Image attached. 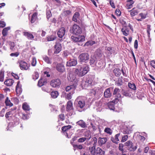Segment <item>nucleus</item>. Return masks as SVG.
I'll list each match as a JSON object with an SVG mask.
<instances>
[{"mask_svg":"<svg viewBox=\"0 0 155 155\" xmlns=\"http://www.w3.org/2000/svg\"><path fill=\"white\" fill-rule=\"evenodd\" d=\"M78 68L75 69V73L79 77H82L86 74L88 71V67L84 65L83 66L78 65Z\"/></svg>","mask_w":155,"mask_h":155,"instance_id":"obj_1","label":"nucleus"},{"mask_svg":"<svg viewBox=\"0 0 155 155\" xmlns=\"http://www.w3.org/2000/svg\"><path fill=\"white\" fill-rule=\"evenodd\" d=\"M81 97H78L76 99L78 102L76 107L77 110L79 112H82L84 110L85 103L83 100H81Z\"/></svg>","mask_w":155,"mask_h":155,"instance_id":"obj_2","label":"nucleus"},{"mask_svg":"<svg viewBox=\"0 0 155 155\" xmlns=\"http://www.w3.org/2000/svg\"><path fill=\"white\" fill-rule=\"evenodd\" d=\"M70 32L72 34L78 35L82 33V30L78 25L74 24L71 28Z\"/></svg>","mask_w":155,"mask_h":155,"instance_id":"obj_3","label":"nucleus"},{"mask_svg":"<svg viewBox=\"0 0 155 155\" xmlns=\"http://www.w3.org/2000/svg\"><path fill=\"white\" fill-rule=\"evenodd\" d=\"M78 58L79 62L81 64L83 62L86 63L89 58V56L87 53H83L79 56Z\"/></svg>","mask_w":155,"mask_h":155,"instance_id":"obj_4","label":"nucleus"},{"mask_svg":"<svg viewBox=\"0 0 155 155\" xmlns=\"http://www.w3.org/2000/svg\"><path fill=\"white\" fill-rule=\"evenodd\" d=\"M125 146H126L127 149L130 151H134L137 148V146H134L132 142L130 140H128L125 143Z\"/></svg>","mask_w":155,"mask_h":155,"instance_id":"obj_5","label":"nucleus"},{"mask_svg":"<svg viewBox=\"0 0 155 155\" xmlns=\"http://www.w3.org/2000/svg\"><path fill=\"white\" fill-rule=\"evenodd\" d=\"M94 143L93 144L92 146H90L89 147V151L90 153L92 155H95L96 154V149H95L96 144L97 142V138L94 137Z\"/></svg>","mask_w":155,"mask_h":155,"instance_id":"obj_6","label":"nucleus"},{"mask_svg":"<svg viewBox=\"0 0 155 155\" xmlns=\"http://www.w3.org/2000/svg\"><path fill=\"white\" fill-rule=\"evenodd\" d=\"M72 40L75 42H83L85 41V37L84 36L79 35L78 36H72L71 37Z\"/></svg>","mask_w":155,"mask_h":155,"instance_id":"obj_7","label":"nucleus"},{"mask_svg":"<svg viewBox=\"0 0 155 155\" xmlns=\"http://www.w3.org/2000/svg\"><path fill=\"white\" fill-rule=\"evenodd\" d=\"M77 85V83H74L72 85L67 86L65 88L66 91H70V92L74 94V90L76 88Z\"/></svg>","mask_w":155,"mask_h":155,"instance_id":"obj_8","label":"nucleus"},{"mask_svg":"<svg viewBox=\"0 0 155 155\" xmlns=\"http://www.w3.org/2000/svg\"><path fill=\"white\" fill-rule=\"evenodd\" d=\"M19 64L21 70H28L30 66V65L29 64H28L26 62L23 61H20L19 62Z\"/></svg>","mask_w":155,"mask_h":155,"instance_id":"obj_9","label":"nucleus"},{"mask_svg":"<svg viewBox=\"0 0 155 155\" xmlns=\"http://www.w3.org/2000/svg\"><path fill=\"white\" fill-rule=\"evenodd\" d=\"M51 86L54 87H59L61 84V81L58 79L52 80L50 83Z\"/></svg>","mask_w":155,"mask_h":155,"instance_id":"obj_10","label":"nucleus"},{"mask_svg":"<svg viewBox=\"0 0 155 155\" xmlns=\"http://www.w3.org/2000/svg\"><path fill=\"white\" fill-rule=\"evenodd\" d=\"M65 31L66 30L64 28L62 27L57 32V35L58 37L60 38H61V40L62 39L63 37L65 34Z\"/></svg>","mask_w":155,"mask_h":155,"instance_id":"obj_11","label":"nucleus"},{"mask_svg":"<svg viewBox=\"0 0 155 155\" xmlns=\"http://www.w3.org/2000/svg\"><path fill=\"white\" fill-rule=\"evenodd\" d=\"M55 54H58L61 50V44L59 43H56L54 46Z\"/></svg>","mask_w":155,"mask_h":155,"instance_id":"obj_12","label":"nucleus"},{"mask_svg":"<svg viewBox=\"0 0 155 155\" xmlns=\"http://www.w3.org/2000/svg\"><path fill=\"white\" fill-rule=\"evenodd\" d=\"M56 68L59 72H63L65 71L64 66L62 64H58L56 65Z\"/></svg>","mask_w":155,"mask_h":155,"instance_id":"obj_13","label":"nucleus"},{"mask_svg":"<svg viewBox=\"0 0 155 155\" xmlns=\"http://www.w3.org/2000/svg\"><path fill=\"white\" fill-rule=\"evenodd\" d=\"M77 63V60L75 59H71L68 61L67 63V66H74Z\"/></svg>","mask_w":155,"mask_h":155,"instance_id":"obj_14","label":"nucleus"},{"mask_svg":"<svg viewBox=\"0 0 155 155\" xmlns=\"http://www.w3.org/2000/svg\"><path fill=\"white\" fill-rule=\"evenodd\" d=\"M75 75L73 74L72 73H70L68 76V81H74L75 83L77 80H75Z\"/></svg>","mask_w":155,"mask_h":155,"instance_id":"obj_15","label":"nucleus"},{"mask_svg":"<svg viewBox=\"0 0 155 155\" xmlns=\"http://www.w3.org/2000/svg\"><path fill=\"white\" fill-rule=\"evenodd\" d=\"M107 141L106 137H99L98 140V143L99 146H101L104 144Z\"/></svg>","mask_w":155,"mask_h":155,"instance_id":"obj_16","label":"nucleus"},{"mask_svg":"<svg viewBox=\"0 0 155 155\" xmlns=\"http://www.w3.org/2000/svg\"><path fill=\"white\" fill-rule=\"evenodd\" d=\"M47 80L45 78H41L38 81V85L39 87H41L45 85L47 83Z\"/></svg>","mask_w":155,"mask_h":155,"instance_id":"obj_17","label":"nucleus"},{"mask_svg":"<svg viewBox=\"0 0 155 155\" xmlns=\"http://www.w3.org/2000/svg\"><path fill=\"white\" fill-rule=\"evenodd\" d=\"M121 31L124 35L127 36L129 34V29L126 26H124L122 28Z\"/></svg>","mask_w":155,"mask_h":155,"instance_id":"obj_18","label":"nucleus"},{"mask_svg":"<svg viewBox=\"0 0 155 155\" xmlns=\"http://www.w3.org/2000/svg\"><path fill=\"white\" fill-rule=\"evenodd\" d=\"M96 61L97 58L95 57L94 56L92 57H91L90 61V65L92 67H94L96 64Z\"/></svg>","mask_w":155,"mask_h":155,"instance_id":"obj_19","label":"nucleus"},{"mask_svg":"<svg viewBox=\"0 0 155 155\" xmlns=\"http://www.w3.org/2000/svg\"><path fill=\"white\" fill-rule=\"evenodd\" d=\"M120 133L116 134L114 137H111V140L114 143H117L119 141L118 137L120 135Z\"/></svg>","mask_w":155,"mask_h":155,"instance_id":"obj_20","label":"nucleus"},{"mask_svg":"<svg viewBox=\"0 0 155 155\" xmlns=\"http://www.w3.org/2000/svg\"><path fill=\"white\" fill-rule=\"evenodd\" d=\"M111 93L110 91V88H107L104 91V96L105 97L108 98L111 97Z\"/></svg>","mask_w":155,"mask_h":155,"instance_id":"obj_21","label":"nucleus"},{"mask_svg":"<svg viewBox=\"0 0 155 155\" xmlns=\"http://www.w3.org/2000/svg\"><path fill=\"white\" fill-rule=\"evenodd\" d=\"M133 0H127L126 5V7L127 9H129L132 8L133 5L134 3Z\"/></svg>","mask_w":155,"mask_h":155,"instance_id":"obj_22","label":"nucleus"},{"mask_svg":"<svg viewBox=\"0 0 155 155\" xmlns=\"http://www.w3.org/2000/svg\"><path fill=\"white\" fill-rule=\"evenodd\" d=\"M130 89L126 90L122 89V94L126 97H130L131 96V95L130 92Z\"/></svg>","mask_w":155,"mask_h":155,"instance_id":"obj_23","label":"nucleus"},{"mask_svg":"<svg viewBox=\"0 0 155 155\" xmlns=\"http://www.w3.org/2000/svg\"><path fill=\"white\" fill-rule=\"evenodd\" d=\"M102 102L101 101L96 102L95 105L97 107L96 108L97 111H101L102 110Z\"/></svg>","mask_w":155,"mask_h":155,"instance_id":"obj_24","label":"nucleus"},{"mask_svg":"<svg viewBox=\"0 0 155 155\" xmlns=\"http://www.w3.org/2000/svg\"><path fill=\"white\" fill-rule=\"evenodd\" d=\"M16 90L17 94H20L22 92V89L20 84V81H18L16 87Z\"/></svg>","mask_w":155,"mask_h":155,"instance_id":"obj_25","label":"nucleus"},{"mask_svg":"<svg viewBox=\"0 0 155 155\" xmlns=\"http://www.w3.org/2000/svg\"><path fill=\"white\" fill-rule=\"evenodd\" d=\"M14 82L13 80L9 79L7 80L4 82V84L8 86H11Z\"/></svg>","mask_w":155,"mask_h":155,"instance_id":"obj_26","label":"nucleus"},{"mask_svg":"<svg viewBox=\"0 0 155 155\" xmlns=\"http://www.w3.org/2000/svg\"><path fill=\"white\" fill-rule=\"evenodd\" d=\"M120 90L117 88H115L114 90L113 94L118 97H121V95L120 94Z\"/></svg>","mask_w":155,"mask_h":155,"instance_id":"obj_27","label":"nucleus"},{"mask_svg":"<svg viewBox=\"0 0 155 155\" xmlns=\"http://www.w3.org/2000/svg\"><path fill=\"white\" fill-rule=\"evenodd\" d=\"M76 124L82 128H84L86 127L85 123L82 120L77 122Z\"/></svg>","mask_w":155,"mask_h":155,"instance_id":"obj_28","label":"nucleus"},{"mask_svg":"<svg viewBox=\"0 0 155 155\" xmlns=\"http://www.w3.org/2000/svg\"><path fill=\"white\" fill-rule=\"evenodd\" d=\"M23 33L24 35L28 39H32L34 38L33 35L30 33V32H24Z\"/></svg>","mask_w":155,"mask_h":155,"instance_id":"obj_29","label":"nucleus"},{"mask_svg":"<svg viewBox=\"0 0 155 155\" xmlns=\"http://www.w3.org/2000/svg\"><path fill=\"white\" fill-rule=\"evenodd\" d=\"M113 71L115 75L116 76H120L121 74V71L119 68L114 69Z\"/></svg>","mask_w":155,"mask_h":155,"instance_id":"obj_30","label":"nucleus"},{"mask_svg":"<svg viewBox=\"0 0 155 155\" xmlns=\"http://www.w3.org/2000/svg\"><path fill=\"white\" fill-rule=\"evenodd\" d=\"M43 60L47 64H51V59L46 55H44L42 57Z\"/></svg>","mask_w":155,"mask_h":155,"instance_id":"obj_31","label":"nucleus"},{"mask_svg":"<svg viewBox=\"0 0 155 155\" xmlns=\"http://www.w3.org/2000/svg\"><path fill=\"white\" fill-rule=\"evenodd\" d=\"M96 151V155H98V154L100 155H104V151L99 147H97V148Z\"/></svg>","mask_w":155,"mask_h":155,"instance_id":"obj_32","label":"nucleus"},{"mask_svg":"<svg viewBox=\"0 0 155 155\" xmlns=\"http://www.w3.org/2000/svg\"><path fill=\"white\" fill-rule=\"evenodd\" d=\"M80 15L79 13L78 12H76L74 14L72 20L73 21L77 22V19L78 18Z\"/></svg>","mask_w":155,"mask_h":155,"instance_id":"obj_33","label":"nucleus"},{"mask_svg":"<svg viewBox=\"0 0 155 155\" xmlns=\"http://www.w3.org/2000/svg\"><path fill=\"white\" fill-rule=\"evenodd\" d=\"M72 103L71 101H69L67 102V109L68 110H72L73 108Z\"/></svg>","mask_w":155,"mask_h":155,"instance_id":"obj_34","label":"nucleus"},{"mask_svg":"<svg viewBox=\"0 0 155 155\" xmlns=\"http://www.w3.org/2000/svg\"><path fill=\"white\" fill-rule=\"evenodd\" d=\"M115 104L114 103V102H113L112 101L111 102H110L108 104V106L110 110H114L115 109L114 107V104Z\"/></svg>","mask_w":155,"mask_h":155,"instance_id":"obj_35","label":"nucleus"},{"mask_svg":"<svg viewBox=\"0 0 155 155\" xmlns=\"http://www.w3.org/2000/svg\"><path fill=\"white\" fill-rule=\"evenodd\" d=\"M91 138V136H90L89 138H87L85 137H82L79 138L78 140V142L80 143H83L84 142L85 140H88Z\"/></svg>","mask_w":155,"mask_h":155,"instance_id":"obj_36","label":"nucleus"},{"mask_svg":"<svg viewBox=\"0 0 155 155\" xmlns=\"http://www.w3.org/2000/svg\"><path fill=\"white\" fill-rule=\"evenodd\" d=\"M5 102L6 105L7 106L12 107L13 105V104L11 102L10 100L9 99L8 97L6 98Z\"/></svg>","mask_w":155,"mask_h":155,"instance_id":"obj_37","label":"nucleus"},{"mask_svg":"<svg viewBox=\"0 0 155 155\" xmlns=\"http://www.w3.org/2000/svg\"><path fill=\"white\" fill-rule=\"evenodd\" d=\"M10 29V27H7L4 28L2 31V34L3 36H6L7 35L8 30H9Z\"/></svg>","mask_w":155,"mask_h":155,"instance_id":"obj_38","label":"nucleus"},{"mask_svg":"<svg viewBox=\"0 0 155 155\" xmlns=\"http://www.w3.org/2000/svg\"><path fill=\"white\" fill-rule=\"evenodd\" d=\"M71 127V126L69 125L65 126L62 127L61 130L63 131H70V129Z\"/></svg>","mask_w":155,"mask_h":155,"instance_id":"obj_39","label":"nucleus"},{"mask_svg":"<svg viewBox=\"0 0 155 155\" xmlns=\"http://www.w3.org/2000/svg\"><path fill=\"white\" fill-rule=\"evenodd\" d=\"M37 17V14L36 13H34L32 15L31 19V23H33L36 20Z\"/></svg>","mask_w":155,"mask_h":155,"instance_id":"obj_40","label":"nucleus"},{"mask_svg":"<svg viewBox=\"0 0 155 155\" xmlns=\"http://www.w3.org/2000/svg\"><path fill=\"white\" fill-rule=\"evenodd\" d=\"M51 95L53 98H55L57 97L58 95V92L56 91H52L51 93Z\"/></svg>","mask_w":155,"mask_h":155,"instance_id":"obj_41","label":"nucleus"},{"mask_svg":"<svg viewBox=\"0 0 155 155\" xmlns=\"http://www.w3.org/2000/svg\"><path fill=\"white\" fill-rule=\"evenodd\" d=\"M22 108L25 110H30L29 106L25 103L23 104Z\"/></svg>","mask_w":155,"mask_h":155,"instance_id":"obj_42","label":"nucleus"},{"mask_svg":"<svg viewBox=\"0 0 155 155\" xmlns=\"http://www.w3.org/2000/svg\"><path fill=\"white\" fill-rule=\"evenodd\" d=\"M42 89L43 91L48 93L50 92L51 89L46 86H45L42 87Z\"/></svg>","mask_w":155,"mask_h":155,"instance_id":"obj_43","label":"nucleus"},{"mask_svg":"<svg viewBox=\"0 0 155 155\" xmlns=\"http://www.w3.org/2000/svg\"><path fill=\"white\" fill-rule=\"evenodd\" d=\"M128 86L129 87L133 90H135L136 89V87L135 84L133 83H128Z\"/></svg>","mask_w":155,"mask_h":155,"instance_id":"obj_44","label":"nucleus"},{"mask_svg":"<svg viewBox=\"0 0 155 155\" xmlns=\"http://www.w3.org/2000/svg\"><path fill=\"white\" fill-rule=\"evenodd\" d=\"M92 79L91 78V76H88V78H87L86 79V80L85 81L86 84H88V85L89 84H91L92 82Z\"/></svg>","mask_w":155,"mask_h":155,"instance_id":"obj_45","label":"nucleus"},{"mask_svg":"<svg viewBox=\"0 0 155 155\" xmlns=\"http://www.w3.org/2000/svg\"><path fill=\"white\" fill-rule=\"evenodd\" d=\"M104 132L107 134L111 135L112 133V130L110 128L106 127V128L104 130Z\"/></svg>","mask_w":155,"mask_h":155,"instance_id":"obj_46","label":"nucleus"},{"mask_svg":"<svg viewBox=\"0 0 155 155\" xmlns=\"http://www.w3.org/2000/svg\"><path fill=\"white\" fill-rule=\"evenodd\" d=\"M39 77L38 73L37 72L35 71L32 75V78L34 80H36Z\"/></svg>","mask_w":155,"mask_h":155,"instance_id":"obj_47","label":"nucleus"},{"mask_svg":"<svg viewBox=\"0 0 155 155\" xmlns=\"http://www.w3.org/2000/svg\"><path fill=\"white\" fill-rule=\"evenodd\" d=\"M95 44V42L93 41H87L85 44L84 45L85 46H88L89 45H92Z\"/></svg>","mask_w":155,"mask_h":155,"instance_id":"obj_48","label":"nucleus"},{"mask_svg":"<svg viewBox=\"0 0 155 155\" xmlns=\"http://www.w3.org/2000/svg\"><path fill=\"white\" fill-rule=\"evenodd\" d=\"M47 41H52L55 40L56 37L54 36L51 35L47 37Z\"/></svg>","mask_w":155,"mask_h":155,"instance_id":"obj_49","label":"nucleus"},{"mask_svg":"<svg viewBox=\"0 0 155 155\" xmlns=\"http://www.w3.org/2000/svg\"><path fill=\"white\" fill-rule=\"evenodd\" d=\"M4 72L1 71L0 73V81L3 82L4 80Z\"/></svg>","mask_w":155,"mask_h":155,"instance_id":"obj_50","label":"nucleus"},{"mask_svg":"<svg viewBox=\"0 0 155 155\" xmlns=\"http://www.w3.org/2000/svg\"><path fill=\"white\" fill-rule=\"evenodd\" d=\"M123 84L122 79L119 78L116 82V84L118 86L121 85Z\"/></svg>","mask_w":155,"mask_h":155,"instance_id":"obj_51","label":"nucleus"},{"mask_svg":"<svg viewBox=\"0 0 155 155\" xmlns=\"http://www.w3.org/2000/svg\"><path fill=\"white\" fill-rule=\"evenodd\" d=\"M12 111H9L8 112H7L5 115V117L6 118H8L10 117H11L12 115Z\"/></svg>","mask_w":155,"mask_h":155,"instance_id":"obj_52","label":"nucleus"},{"mask_svg":"<svg viewBox=\"0 0 155 155\" xmlns=\"http://www.w3.org/2000/svg\"><path fill=\"white\" fill-rule=\"evenodd\" d=\"M128 137L127 135H124L122 137V140H121V142H124L126 141L128 139Z\"/></svg>","mask_w":155,"mask_h":155,"instance_id":"obj_53","label":"nucleus"},{"mask_svg":"<svg viewBox=\"0 0 155 155\" xmlns=\"http://www.w3.org/2000/svg\"><path fill=\"white\" fill-rule=\"evenodd\" d=\"M73 147L74 148H76L78 149L81 150L82 149L83 147L81 144H79V145L77 144H75L73 145Z\"/></svg>","mask_w":155,"mask_h":155,"instance_id":"obj_54","label":"nucleus"},{"mask_svg":"<svg viewBox=\"0 0 155 155\" xmlns=\"http://www.w3.org/2000/svg\"><path fill=\"white\" fill-rule=\"evenodd\" d=\"M73 94L72 93L70 92L69 94H68L66 96V98L68 100L71 99L72 98V95Z\"/></svg>","mask_w":155,"mask_h":155,"instance_id":"obj_55","label":"nucleus"},{"mask_svg":"<svg viewBox=\"0 0 155 155\" xmlns=\"http://www.w3.org/2000/svg\"><path fill=\"white\" fill-rule=\"evenodd\" d=\"M137 12L136 10H132L130 12V14L132 16H133L137 14Z\"/></svg>","mask_w":155,"mask_h":155,"instance_id":"obj_56","label":"nucleus"},{"mask_svg":"<svg viewBox=\"0 0 155 155\" xmlns=\"http://www.w3.org/2000/svg\"><path fill=\"white\" fill-rule=\"evenodd\" d=\"M116 97L114 99V100H113L112 101L114 102V103L116 104L121 99V97H118L115 96Z\"/></svg>","mask_w":155,"mask_h":155,"instance_id":"obj_57","label":"nucleus"},{"mask_svg":"<svg viewBox=\"0 0 155 155\" xmlns=\"http://www.w3.org/2000/svg\"><path fill=\"white\" fill-rule=\"evenodd\" d=\"M36 64V59L35 58H32V61L31 62L32 65L33 66H35Z\"/></svg>","mask_w":155,"mask_h":155,"instance_id":"obj_58","label":"nucleus"},{"mask_svg":"<svg viewBox=\"0 0 155 155\" xmlns=\"http://www.w3.org/2000/svg\"><path fill=\"white\" fill-rule=\"evenodd\" d=\"M151 30L150 29V26L149 25H147V32L148 34V36L149 37H150V31Z\"/></svg>","mask_w":155,"mask_h":155,"instance_id":"obj_59","label":"nucleus"},{"mask_svg":"<svg viewBox=\"0 0 155 155\" xmlns=\"http://www.w3.org/2000/svg\"><path fill=\"white\" fill-rule=\"evenodd\" d=\"M124 145L122 143H120L119 144V149L120 150L123 152Z\"/></svg>","mask_w":155,"mask_h":155,"instance_id":"obj_60","label":"nucleus"},{"mask_svg":"<svg viewBox=\"0 0 155 155\" xmlns=\"http://www.w3.org/2000/svg\"><path fill=\"white\" fill-rule=\"evenodd\" d=\"M19 54V53L18 52H16L15 53H12L10 54V56L13 57L15 56V57H18Z\"/></svg>","mask_w":155,"mask_h":155,"instance_id":"obj_61","label":"nucleus"},{"mask_svg":"<svg viewBox=\"0 0 155 155\" xmlns=\"http://www.w3.org/2000/svg\"><path fill=\"white\" fill-rule=\"evenodd\" d=\"M59 118L61 120L63 121L64 119V114H61L59 115Z\"/></svg>","mask_w":155,"mask_h":155,"instance_id":"obj_62","label":"nucleus"},{"mask_svg":"<svg viewBox=\"0 0 155 155\" xmlns=\"http://www.w3.org/2000/svg\"><path fill=\"white\" fill-rule=\"evenodd\" d=\"M91 125L92 126V127L93 130L94 131H95L97 129V128H98V126L97 125L95 124L94 125L93 124L91 123Z\"/></svg>","mask_w":155,"mask_h":155,"instance_id":"obj_63","label":"nucleus"},{"mask_svg":"<svg viewBox=\"0 0 155 155\" xmlns=\"http://www.w3.org/2000/svg\"><path fill=\"white\" fill-rule=\"evenodd\" d=\"M9 45H10V48L12 50L15 46V43L14 42H11L10 43Z\"/></svg>","mask_w":155,"mask_h":155,"instance_id":"obj_64","label":"nucleus"}]
</instances>
